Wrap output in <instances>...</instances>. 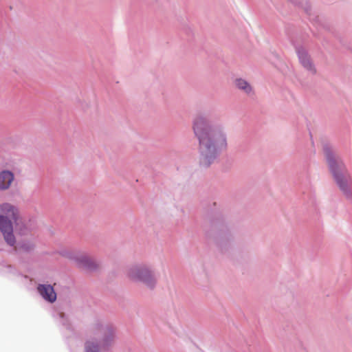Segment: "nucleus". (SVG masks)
<instances>
[{"label":"nucleus","mask_w":352,"mask_h":352,"mask_svg":"<svg viewBox=\"0 0 352 352\" xmlns=\"http://www.w3.org/2000/svg\"><path fill=\"white\" fill-rule=\"evenodd\" d=\"M192 129L199 141V165L210 166L227 148V135L221 125L212 124L203 113H198L193 119Z\"/></svg>","instance_id":"f257e3e1"},{"label":"nucleus","mask_w":352,"mask_h":352,"mask_svg":"<svg viewBox=\"0 0 352 352\" xmlns=\"http://www.w3.org/2000/svg\"><path fill=\"white\" fill-rule=\"evenodd\" d=\"M324 159L333 181L346 199L352 200V176L342 158L328 142L322 144Z\"/></svg>","instance_id":"f03ea898"},{"label":"nucleus","mask_w":352,"mask_h":352,"mask_svg":"<svg viewBox=\"0 0 352 352\" xmlns=\"http://www.w3.org/2000/svg\"><path fill=\"white\" fill-rule=\"evenodd\" d=\"M115 329L111 325L96 323L92 329V336L85 342V352L107 351L112 345Z\"/></svg>","instance_id":"7ed1b4c3"},{"label":"nucleus","mask_w":352,"mask_h":352,"mask_svg":"<svg viewBox=\"0 0 352 352\" xmlns=\"http://www.w3.org/2000/svg\"><path fill=\"white\" fill-rule=\"evenodd\" d=\"M128 277L135 283L145 285L149 289H154L157 284V277L154 267L146 263L131 265L127 272Z\"/></svg>","instance_id":"20e7f679"},{"label":"nucleus","mask_w":352,"mask_h":352,"mask_svg":"<svg viewBox=\"0 0 352 352\" xmlns=\"http://www.w3.org/2000/svg\"><path fill=\"white\" fill-rule=\"evenodd\" d=\"M211 226L215 234V240L221 245L223 241L228 242L231 239V234L221 214H218L211 221Z\"/></svg>","instance_id":"39448f33"},{"label":"nucleus","mask_w":352,"mask_h":352,"mask_svg":"<svg viewBox=\"0 0 352 352\" xmlns=\"http://www.w3.org/2000/svg\"><path fill=\"white\" fill-rule=\"evenodd\" d=\"M295 49L299 63L302 67L311 74H316V68L308 51L301 45L296 46Z\"/></svg>","instance_id":"423d86ee"},{"label":"nucleus","mask_w":352,"mask_h":352,"mask_svg":"<svg viewBox=\"0 0 352 352\" xmlns=\"http://www.w3.org/2000/svg\"><path fill=\"white\" fill-rule=\"evenodd\" d=\"M12 221L8 217L0 215V231L2 232L7 244L14 246L16 243V239L13 234Z\"/></svg>","instance_id":"0eeeda50"},{"label":"nucleus","mask_w":352,"mask_h":352,"mask_svg":"<svg viewBox=\"0 0 352 352\" xmlns=\"http://www.w3.org/2000/svg\"><path fill=\"white\" fill-rule=\"evenodd\" d=\"M74 261L79 268L94 272L98 267V264L87 255H81L76 256Z\"/></svg>","instance_id":"6e6552de"},{"label":"nucleus","mask_w":352,"mask_h":352,"mask_svg":"<svg viewBox=\"0 0 352 352\" xmlns=\"http://www.w3.org/2000/svg\"><path fill=\"white\" fill-rule=\"evenodd\" d=\"M37 291L45 300L51 303L56 301V293L51 285L39 284L37 287Z\"/></svg>","instance_id":"1a4fd4ad"},{"label":"nucleus","mask_w":352,"mask_h":352,"mask_svg":"<svg viewBox=\"0 0 352 352\" xmlns=\"http://www.w3.org/2000/svg\"><path fill=\"white\" fill-rule=\"evenodd\" d=\"M236 87L249 96L254 95V89L250 82L242 78H237L234 80Z\"/></svg>","instance_id":"9d476101"},{"label":"nucleus","mask_w":352,"mask_h":352,"mask_svg":"<svg viewBox=\"0 0 352 352\" xmlns=\"http://www.w3.org/2000/svg\"><path fill=\"white\" fill-rule=\"evenodd\" d=\"M14 176L10 170H2L0 173V190L8 189L12 181L14 180Z\"/></svg>","instance_id":"9b49d317"},{"label":"nucleus","mask_w":352,"mask_h":352,"mask_svg":"<svg viewBox=\"0 0 352 352\" xmlns=\"http://www.w3.org/2000/svg\"><path fill=\"white\" fill-rule=\"evenodd\" d=\"M0 208L4 217H8V219L16 221L18 219V210L15 206L10 204L5 203L1 206Z\"/></svg>","instance_id":"f8f14e48"},{"label":"nucleus","mask_w":352,"mask_h":352,"mask_svg":"<svg viewBox=\"0 0 352 352\" xmlns=\"http://www.w3.org/2000/svg\"><path fill=\"white\" fill-rule=\"evenodd\" d=\"M18 246L19 249L27 253L32 252L34 248V243L29 241H21L19 243Z\"/></svg>","instance_id":"ddd939ff"}]
</instances>
